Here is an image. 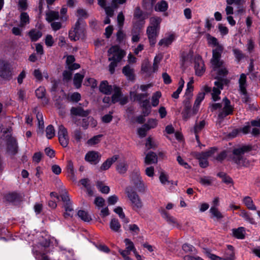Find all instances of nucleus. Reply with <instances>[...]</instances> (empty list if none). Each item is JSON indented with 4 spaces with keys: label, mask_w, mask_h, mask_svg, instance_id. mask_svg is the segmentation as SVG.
<instances>
[{
    "label": "nucleus",
    "mask_w": 260,
    "mask_h": 260,
    "mask_svg": "<svg viewBox=\"0 0 260 260\" xmlns=\"http://www.w3.org/2000/svg\"><path fill=\"white\" fill-rule=\"evenodd\" d=\"M207 39L210 46L216 47L213 50V56L211 60L213 72L217 73V76L215 77L217 80L214 82V86L211 93L212 99L215 102L220 99L219 95L221 90L223 89V84L226 83V80L220 79V78L226 76L228 72L225 66L223 65V62L220 60L223 47L218 44L216 38L210 35H207Z\"/></svg>",
    "instance_id": "nucleus-1"
},
{
    "label": "nucleus",
    "mask_w": 260,
    "mask_h": 260,
    "mask_svg": "<svg viewBox=\"0 0 260 260\" xmlns=\"http://www.w3.org/2000/svg\"><path fill=\"white\" fill-rule=\"evenodd\" d=\"M37 238L33 241L32 252L37 260H49L45 253L48 251L47 248L50 246H59L60 251L59 254L61 257H64L66 260H74V252L72 250H67L62 249L59 245L58 241L54 237L46 234L45 233L40 234L37 236Z\"/></svg>",
    "instance_id": "nucleus-2"
},
{
    "label": "nucleus",
    "mask_w": 260,
    "mask_h": 260,
    "mask_svg": "<svg viewBox=\"0 0 260 260\" xmlns=\"http://www.w3.org/2000/svg\"><path fill=\"white\" fill-rule=\"evenodd\" d=\"M210 107L212 111L220 110L218 114V117L220 119H223L225 116L232 114L233 111L231 102L226 98L223 99L221 103H213L210 105Z\"/></svg>",
    "instance_id": "nucleus-3"
},
{
    "label": "nucleus",
    "mask_w": 260,
    "mask_h": 260,
    "mask_svg": "<svg viewBox=\"0 0 260 260\" xmlns=\"http://www.w3.org/2000/svg\"><path fill=\"white\" fill-rule=\"evenodd\" d=\"M160 21L161 19L159 17H152L150 19V25L147 27L146 33L151 46L155 44Z\"/></svg>",
    "instance_id": "nucleus-4"
},
{
    "label": "nucleus",
    "mask_w": 260,
    "mask_h": 260,
    "mask_svg": "<svg viewBox=\"0 0 260 260\" xmlns=\"http://www.w3.org/2000/svg\"><path fill=\"white\" fill-rule=\"evenodd\" d=\"M86 25L82 21L78 19L74 27L69 31V38L73 41L83 39L85 37Z\"/></svg>",
    "instance_id": "nucleus-5"
},
{
    "label": "nucleus",
    "mask_w": 260,
    "mask_h": 260,
    "mask_svg": "<svg viewBox=\"0 0 260 260\" xmlns=\"http://www.w3.org/2000/svg\"><path fill=\"white\" fill-rule=\"evenodd\" d=\"M2 108L3 105L0 103V113L2 112ZM0 131L4 134L3 139H6L7 141L8 152L11 154H15L17 151V145L15 139L12 137L10 135V129L7 128V130H3V129L1 128V126L0 125Z\"/></svg>",
    "instance_id": "nucleus-6"
},
{
    "label": "nucleus",
    "mask_w": 260,
    "mask_h": 260,
    "mask_svg": "<svg viewBox=\"0 0 260 260\" xmlns=\"http://www.w3.org/2000/svg\"><path fill=\"white\" fill-rule=\"evenodd\" d=\"M249 150L248 146H242L233 150V159L234 161L240 166H247L249 161L244 156L245 152Z\"/></svg>",
    "instance_id": "nucleus-7"
},
{
    "label": "nucleus",
    "mask_w": 260,
    "mask_h": 260,
    "mask_svg": "<svg viewBox=\"0 0 260 260\" xmlns=\"http://www.w3.org/2000/svg\"><path fill=\"white\" fill-rule=\"evenodd\" d=\"M46 20L51 23V26L54 31H57L60 29L62 26L61 22L54 21L59 19V13L54 11H49L46 14Z\"/></svg>",
    "instance_id": "nucleus-8"
},
{
    "label": "nucleus",
    "mask_w": 260,
    "mask_h": 260,
    "mask_svg": "<svg viewBox=\"0 0 260 260\" xmlns=\"http://www.w3.org/2000/svg\"><path fill=\"white\" fill-rule=\"evenodd\" d=\"M126 193L133 209L136 211L140 210L143 206V204L138 194L136 192L129 191L128 189H126Z\"/></svg>",
    "instance_id": "nucleus-9"
},
{
    "label": "nucleus",
    "mask_w": 260,
    "mask_h": 260,
    "mask_svg": "<svg viewBox=\"0 0 260 260\" xmlns=\"http://www.w3.org/2000/svg\"><path fill=\"white\" fill-rule=\"evenodd\" d=\"M125 54V52L117 45L112 46L108 50L109 60L120 61Z\"/></svg>",
    "instance_id": "nucleus-10"
},
{
    "label": "nucleus",
    "mask_w": 260,
    "mask_h": 260,
    "mask_svg": "<svg viewBox=\"0 0 260 260\" xmlns=\"http://www.w3.org/2000/svg\"><path fill=\"white\" fill-rule=\"evenodd\" d=\"M148 15L143 12L140 8H137L134 12V27L136 29H140L144 24V20Z\"/></svg>",
    "instance_id": "nucleus-11"
},
{
    "label": "nucleus",
    "mask_w": 260,
    "mask_h": 260,
    "mask_svg": "<svg viewBox=\"0 0 260 260\" xmlns=\"http://www.w3.org/2000/svg\"><path fill=\"white\" fill-rule=\"evenodd\" d=\"M113 91L114 93L111 100L113 103L119 102L121 105H124L127 103V97L122 95L120 89L119 87L113 86Z\"/></svg>",
    "instance_id": "nucleus-12"
},
{
    "label": "nucleus",
    "mask_w": 260,
    "mask_h": 260,
    "mask_svg": "<svg viewBox=\"0 0 260 260\" xmlns=\"http://www.w3.org/2000/svg\"><path fill=\"white\" fill-rule=\"evenodd\" d=\"M176 35L174 32H169L165 35L159 40L158 45L162 48L169 47L176 40Z\"/></svg>",
    "instance_id": "nucleus-13"
},
{
    "label": "nucleus",
    "mask_w": 260,
    "mask_h": 260,
    "mask_svg": "<svg viewBox=\"0 0 260 260\" xmlns=\"http://www.w3.org/2000/svg\"><path fill=\"white\" fill-rule=\"evenodd\" d=\"M58 137L60 145L63 147H67L69 143V137L67 129L62 125L58 126Z\"/></svg>",
    "instance_id": "nucleus-14"
},
{
    "label": "nucleus",
    "mask_w": 260,
    "mask_h": 260,
    "mask_svg": "<svg viewBox=\"0 0 260 260\" xmlns=\"http://www.w3.org/2000/svg\"><path fill=\"white\" fill-rule=\"evenodd\" d=\"M131 180L137 188L144 187V184L140 175V170L136 169L131 175Z\"/></svg>",
    "instance_id": "nucleus-15"
},
{
    "label": "nucleus",
    "mask_w": 260,
    "mask_h": 260,
    "mask_svg": "<svg viewBox=\"0 0 260 260\" xmlns=\"http://www.w3.org/2000/svg\"><path fill=\"white\" fill-rule=\"evenodd\" d=\"M183 105L184 108L181 114L183 119L186 120L194 114L193 113V109H191V103L188 100H185L183 101Z\"/></svg>",
    "instance_id": "nucleus-16"
},
{
    "label": "nucleus",
    "mask_w": 260,
    "mask_h": 260,
    "mask_svg": "<svg viewBox=\"0 0 260 260\" xmlns=\"http://www.w3.org/2000/svg\"><path fill=\"white\" fill-rule=\"evenodd\" d=\"M101 155L99 152L94 151L88 152L85 156V160L91 164L96 165L100 160Z\"/></svg>",
    "instance_id": "nucleus-17"
},
{
    "label": "nucleus",
    "mask_w": 260,
    "mask_h": 260,
    "mask_svg": "<svg viewBox=\"0 0 260 260\" xmlns=\"http://www.w3.org/2000/svg\"><path fill=\"white\" fill-rule=\"evenodd\" d=\"M12 76V71L9 64L0 61V76L5 79H9Z\"/></svg>",
    "instance_id": "nucleus-18"
},
{
    "label": "nucleus",
    "mask_w": 260,
    "mask_h": 260,
    "mask_svg": "<svg viewBox=\"0 0 260 260\" xmlns=\"http://www.w3.org/2000/svg\"><path fill=\"white\" fill-rule=\"evenodd\" d=\"M99 5L104 8L106 13L107 15V17L104 20L105 24H109L110 22V19L109 17H112L113 15V10L110 7H107L106 6L105 0H98Z\"/></svg>",
    "instance_id": "nucleus-19"
},
{
    "label": "nucleus",
    "mask_w": 260,
    "mask_h": 260,
    "mask_svg": "<svg viewBox=\"0 0 260 260\" xmlns=\"http://www.w3.org/2000/svg\"><path fill=\"white\" fill-rule=\"evenodd\" d=\"M36 96L41 99L43 104L46 105L48 103V99L46 96V89L44 87L40 86L35 91Z\"/></svg>",
    "instance_id": "nucleus-20"
},
{
    "label": "nucleus",
    "mask_w": 260,
    "mask_h": 260,
    "mask_svg": "<svg viewBox=\"0 0 260 260\" xmlns=\"http://www.w3.org/2000/svg\"><path fill=\"white\" fill-rule=\"evenodd\" d=\"M216 153V149L212 148L208 151L198 153L197 155V158L199 159V161L202 159H208L209 157L212 158V157H214V154Z\"/></svg>",
    "instance_id": "nucleus-21"
},
{
    "label": "nucleus",
    "mask_w": 260,
    "mask_h": 260,
    "mask_svg": "<svg viewBox=\"0 0 260 260\" xmlns=\"http://www.w3.org/2000/svg\"><path fill=\"white\" fill-rule=\"evenodd\" d=\"M194 68L198 76H201L205 71L204 64L201 58L198 57L195 62Z\"/></svg>",
    "instance_id": "nucleus-22"
},
{
    "label": "nucleus",
    "mask_w": 260,
    "mask_h": 260,
    "mask_svg": "<svg viewBox=\"0 0 260 260\" xmlns=\"http://www.w3.org/2000/svg\"><path fill=\"white\" fill-rule=\"evenodd\" d=\"M118 155H115L112 157L108 158L101 165L100 170L105 171L109 169L111 165L118 159Z\"/></svg>",
    "instance_id": "nucleus-23"
},
{
    "label": "nucleus",
    "mask_w": 260,
    "mask_h": 260,
    "mask_svg": "<svg viewBox=\"0 0 260 260\" xmlns=\"http://www.w3.org/2000/svg\"><path fill=\"white\" fill-rule=\"evenodd\" d=\"M239 86L241 93L243 94H246L247 87L246 76L244 74H242L240 75L239 79Z\"/></svg>",
    "instance_id": "nucleus-24"
},
{
    "label": "nucleus",
    "mask_w": 260,
    "mask_h": 260,
    "mask_svg": "<svg viewBox=\"0 0 260 260\" xmlns=\"http://www.w3.org/2000/svg\"><path fill=\"white\" fill-rule=\"evenodd\" d=\"M99 88L100 91L106 94H110L113 91V86L109 85L107 81H102Z\"/></svg>",
    "instance_id": "nucleus-25"
},
{
    "label": "nucleus",
    "mask_w": 260,
    "mask_h": 260,
    "mask_svg": "<svg viewBox=\"0 0 260 260\" xmlns=\"http://www.w3.org/2000/svg\"><path fill=\"white\" fill-rule=\"evenodd\" d=\"M205 94L204 92H200L198 94L193 107V114H196L198 112L200 104L205 98Z\"/></svg>",
    "instance_id": "nucleus-26"
},
{
    "label": "nucleus",
    "mask_w": 260,
    "mask_h": 260,
    "mask_svg": "<svg viewBox=\"0 0 260 260\" xmlns=\"http://www.w3.org/2000/svg\"><path fill=\"white\" fill-rule=\"evenodd\" d=\"M128 165L125 160L119 161L116 166L117 171L121 174H125L127 169Z\"/></svg>",
    "instance_id": "nucleus-27"
},
{
    "label": "nucleus",
    "mask_w": 260,
    "mask_h": 260,
    "mask_svg": "<svg viewBox=\"0 0 260 260\" xmlns=\"http://www.w3.org/2000/svg\"><path fill=\"white\" fill-rule=\"evenodd\" d=\"M232 235L239 239H243L245 235V230L243 227H239L232 230Z\"/></svg>",
    "instance_id": "nucleus-28"
},
{
    "label": "nucleus",
    "mask_w": 260,
    "mask_h": 260,
    "mask_svg": "<svg viewBox=\"0 0 260 260\" xmlns=\"http://www.w3.org/2000/svg\"><path fill=\"white\" fill-rule=\"evenodd\" d=\"M157 162V156L156 154L153 152L148 153L145 158V163L146 165L156 164Z\"/></svg>",
    "instance_id": "nucleus-29"
},
{
    "label": "nucleus",
    "mask_w": 260,
    "mask_h": 260,
    "mask_svg": "<svg viewBox=\"0 0 260 260\" xmlns=\"http://www.w3.org/2000/svg\"><path fill=\"white\" fill-rule=\"evenodd\" d=\"M142 113L144 116H148L151 112V107L148 100H143L141 103Z\"/></svg>",
    "instance_id": "nucleus-30"
},
{
    "label": "nucleus",
    "mask_w": 260,
    "mask_h": 260,
    "mask_svg": "<svg viewBox=\"0 0 260 260\" xmlns=\"http://www.w3.org/2000/svg\"><path fill=\"white\" fill-rule=\"evenodd\" d=\"M161 214L164 217L167 219L169 224L174 227L179 228V225L177 220L173 217L169 216L164 210H162Z\"/></svg>",
    "instance_id": "nucleus-31"
},
{
    "label": "nucleus",
    "mask_w": 260,
    "mask_h": 260,
    "mask_svg": "<svg viewBox=\"0 0 260 260\" xmlns=\"http://www.w3.org/2000/svg\"><path fill=\"white\" fill-rule=\"evenodd\" d=\"M122 73L128 80L134 79V70L129 65H126L123 67Z\"/></svg>",
    "instance_id": "nucleus-32"
},
{
    "label": "nucleus",
    "mask_w": 260,
    "mask_h": 260,
    "mask_svg": "<svg viewBox=\"0 0 260 260\" xmlns=\"http://www.w3.org/2000/svg\"><path fill=\"white\" fill-rule=\"evenodd\" d=\"M110 228L114 232H120L121 231V225L118 219L113 218L110 222Z\"/></svg>",
    "instance_id": "nucleus-33"
},
{
    "label": "nucleus",
    "mask_w": 260,
    "mask_h": 260,
    "mask_svg": "<svg viewBox=\"0 0 260 260\" xmlns=\"http://www.w3.org/2000/svg\"><path fill=\"white\" fill-rule=\"evenodd\" d=\"M205 125V121L204 120H202L199 123H197L194 127V132L196 134V138L199 146L200 142L199 141V137L197 134L202 131V129L204 127Z\"/></svg>",
    "instance_id": "nucleus-34"
},
{
    "label": "nucleus",
    "mask_w": 260,
    "mask_h": 260,
    "mask_svg": "<svg viewBox=\"0 0 260 260\" xmlns=\"http://www.w3.org/2000/svg\"><path fill=\"white\" fill-rule=\"evenodd\" d=\"M243 202L249 209L256 210V207L253 204V202L250 197L247 196L244 197L243 200Z\"/></svg>",
    "instance_id": "nucleus-35"
},
{
    "label": "nucleus",
    "mask_w": 260,
    "mask_h": 260,
    "mask_svg": "<svg viewBox=\"0 0 260 260\" xmlns=\"http://www.w3.org/2000/svg\"><path fill=\"white\" fill-rule=\"evenodd\" d=\"M159 179L162 185L173 184V181L169 180V175L165 172H160Z\"/></svg>",
    "instance_id": "nucleus-36"
},
{
    "label": "nucleus",
    "mask_w": 260,
    "mask_h": 260,
    "mask_svg": "<svg viewBox=\"0 0 260 260\" xmlns=\"http://www.w3.org/2000/svg\"><path fill=\"white\" fill-rule=\"evenodd\" d=\"M84 77V73H77L75 75L73 80L74 84L76 88H78L81 86Z\"/></svg>",
    "instance_id": "nucleus-37"
},
{
    "label": "nucleus",
    "mask_w": 260,
    "mask_h": 260,
    "mask_svg": "<svg viewBox=\"0 0 260 260\" xmlns=\"http://www.w3.org/2000/svg\"><path fill=\"white\" fill-rule=\"evenodd\" d=\"M71 113L73 115H79L82 116H86L89 113L88 111H85L81 108H72L71 110Z\"/></svg>",
    "instance_id": "nucleus-38"
},
{
    "label": "nucleus",
    "mask_w": 260,
    "mask_h": 260,
    "mask_svg": "<svg viewBox=\"0 0 260 260\" xmlns=\"http://www.w3.org/2000/svg\"><path fill=\"white\" fill-rule=\"evenodd\" d=\"M147 93L137 94L134 91H130L131 98L133 99L134 100L141 102L142 100L148 96Z\"/></svg>",
    "instance_id": "nucleus-39"
},
{
    "label": "nucleus",
    "mask_w": 260,
    "mask_h": 260,
    "mask_svg": "<svg viewBox=\"0 0 260 260\" xmlns=\"http://www.w3.org/2000/svg\"><path fill=\"white\" fill-rule=\"evenodd\" d=\"M42 35V32L36 29H32L29 32V36L32 41H36L41 37Z\"/></svg>",
    "instance_id": "nucleus-40"
},
{
    "label": "nucleus",
    "mask_w": 260,
    "mask_h": 260,
    "mask_svg": "<svg viewBox=\"0 0 260 260\" xmlns=\"http://www.w3.org/2000/svg\"><path fill=\"white\" fill-rule=\"evenodd\" d=\"M29 22V17L28 15L25 12H23L20 15V23L19 26L23 27Z\"/></svg>",
    "instance_id": "nucleus-41"
},
{
    "label": "nucleus",
    "mask_w": 260,
    "mask_h": 260,
    "mask_svg": "<svg viewBox=\"0 0 260 260\" xmlns=\"http://www.w3.org/2000/svg\"><path fill=\"white\" fill-rule=\"evenodd\" d=\"M77 215L79 218L85 222H89L91 220V216L84 210H79Z\"/></svg>",
    "instance_id": "nucleus-42"
},
{
    "label": "nucleus",
    "mask_w": 260,
    "mask_h": 260,
    "mask_svg": "<svg viewBox=\"0 0 260 260\" xmlns=\"http://www.w3.org/2000/svg\"><path fill=\"white\" fill-rule=\"evenodd\" d=\"M125 244V249L128 251L130 253L133 252L134 253L137 251L135 247L134 243L128 239H125L124 241Z\"/></svg>",
    "instance_id": "nucleus-43"
},
{
    "label": "nucleus",
    "mask_w": 260,
    "mask_h": 260,
    "mask_svg": "<svg viewBox=\"0 0 260 260\" xmlns=\"http://www.w3.org/2000/svg\"><path fill=\"white\" fill-rule=\"evenodd\" d=\"M161 96V92L160 91L155 92L152 95L151 98V104L153 107H156L159 102V99Z\"/></svg>",
    "instance_id": "nucleus-44"
},
{
    "label": "nucleus",
    "mask_w": 260,
    "mask_h": 260,
    "mask_svg": "<svg viewBox=\"0 0 260 260\" xmlns=\"http://www.w3.org/2000/svg\"><path fill=\"white\" fill-rule=\"evenodd\" d=\"M168 8V4L165 1H161L158 3L155 7V10L156 11L164 12Z\"/></svg>",
    "instance_id": "nucleus-45"
},
{
    "label": "nucleus",
    "mask_w": 260,
    "mask_h": 260,
    "mask_svg": "<svg viewBox=\"0 0 260 260\" xmlns=\"http://www.w3.org/2000/svg\"><path fill=\"white\" fill-rule=\"evenodd\" d=\"M103 137L102 135H98L96 136H95L91 138V139H89L87 143L89 146H93L94 145L98 143H99L101 139V138Z\"/></svg>",
    "instance_id": "nucleus-46"
},
{
    "label": "nucleus",
    "mask_w": 260,
    "mask_h": 260,
    "mask_svg": "<svg viewBox=\"0 0 260 260\" xmlns=\"http://www.w3.org/2000/svg\"><path fill=\"white\" fill-rule=\"evenodd\" d=\"M250 126L249 125L244 126L242 128L238 129H235L231 134L232 137H235L238 134L239 131H241L243 134H246L250 131Z\"/></svg>",
    "instance_id": "nucleus-47"
},
{
    "label": "nucleus",
    "mask_w": 260,
    "mask_h": 260,
    "mask_svg": "<svg viewBox=\"0 0 260 260\" xmlns=\"http://www.w3.org/2000/svg\"><path fill=\"white\" fill-rule=\"evenodd\" d=\"M67 10V8L64 6L62 7L60 11V16L59 15V19L61 22H64L68 19Z\"/></svg>",
    "instance_id": "nucleus-48"
},
{
    "label": "nucleus",
    "mask_w": 260,
    "mask_h": 260,
    "mask_svg": "<svg viewBox=\"0 0 260 260\" xmlns=\"http://www.w3.org/2000/svg\"><path fill=\"white\" fill-rule=\"evenodd\" d=\"M228 249L230 250L229 253H226V255L222 260H235V253L234 252V247L232 245H228Z\"/></svg>",
    "instance_id": "nucleus-49"
},
{
    "label": "nucleus",
    "mask_w": 260,
    "mask_h": 260,
    "mask_svg": "<svg viewBox=\"0 0 260 260\" xmlns=\"http://www.w3.org/2000/svg\"><path fill=\"white\" fill-rule=\"evenodd\" d=\"M210 212L212 216L217 219H220L222 217L221 213L218 211V209L215 206H212L210 209Z\"/></svg>",
    "instance_id": "nucleus-50"
},
{
    "label": "nucleus",
    "mask_w": 260,
    "mask_h": 260,
    "mask_svg": "<svg viewBox=\"0 0 260 260\" xmlns=\"http://www.w3.org/2000/svg\"><path fill=\"white\" fill-rule=\"evenodd\" d=\"M46 135L48 139H50L55 136V130L51 125H48L46 129Z\"/></svg>",
    "instance_id": "nucleus-51"
},
{
    "label": "nucleus",
    "mask_w": 260,
    "mask_h": 260,
    "mask_svg": "<svg viewBox=\"0 0 260 260\" xmlns=\"http://www.w3.org/2000/svg\"><path fill=\"white\" fill-rule=\"evenodd\" d=\"M98 188L103 193H108L110 191L109 186L105 185L102 182L97 183Z\"/></svg>",
    "instance_id": "nucleus-52"
},
{
    "label": "nucleus",
    "mask_w": 260,
    "mask_h": 260,
    "mask_svg": "<svg viewBox=\"0 0 260 260\" xmlns=\"http://www.w3.org/2000/svg\"><path fill=\"white\" fill-rule=\"evenodd\" d=\"M65 212L64 216L65 218L71 217L74 214V211L72 206H64Z\"/></svg>",
    "instance_id": "nucleus-53"
},
{
    "label": "nucleus",
    "mask_w": 260,
    "mask_h": 260,
    "mask_svg": "<svg viewBox=\"0 0 260 260\" xmlns=\"http://www.w3.org/2000/svg\"><path fill=\"white\" fill-rule=\"evenodd\" d=\"M240 216L242 217L245 220L249 223L253 224L254 220L252 218L250 217L247 212L245 210H241L240 213Z\"/></svg>",
    "instance_id": "nucleus-54"
},
{
    "label": "nucleus",
    "mask_w": 260,
    "mask_h": 260,
    "mask_svg": "<svg viewBox=\"0 0 260 260\" xmlns=\"http://www.w3.org/2000/svg\"><path fill=\"white\" fill-rule=\"evenodd\" d=\"M145 126L147 127V129H150L155 127L157 125V121L155 119H149L147 123L145 124Z\"/></svg>",
    "instance_id": "nucleus-55"
},
{
    "label": "nucleus",
    "mask_w": 260,
    "mask_h": 260,
    "mask_svg": "<svg viewBox=\"0 0 260 260\" xmlns=\"http://www.w3.org/2000/svg\"><path fill=\"white\" fill-rule=\"evenodd\" d=\"M145 147L147 149L154 148L156 147V144L151 137H148L146 140Z\"/></svg>",
    "instance_id": "nucleus-56"
},
{
    "label": "nucleus",
    "mask_w": 260,
    "mask_h": 260,
    "mask_svg": "<svg viewBox=\"0 0 260 260\" xmlns=\"http://www.w3.org/2000/svg\"><path fill=\"white\" fill-rule=\"evenodd\" d=\"M212 179L210 177L204 176L201 177L200 180V182L203 185H209L211 184Z\"/></svg>",
    "instance_id": "nucleus-57"
},
{
    "label": "nucleus",
    "mask_w": 260,
    "mask_h": 260,
    "mask_svg": "<svg viewBox=\"0 0 260 260\" xmlns=\"http://www.w3.org/2000/svg\"><path fill=\"white\" fill-rule=\"evenodd\" d=\"M45 43L47 47H50L52 46L54 43V41L52 36L50 35H47L46 36V38L45 39Z\"/></svg>",
    "instance_id": "nucleus-58"
},
{
    "label": "nucleus",
    "mask_w": 260,
    "mask_h": 260,
    "mask_svg": "<svg viewBox=\"0 0 260 260\" xmlns=\"http://www.w3.org/2000/svg\"><path fill=\"white\" fill-rule=\"evenodd\" d=\"M118 251L122 256L124 260H133L130 257L128 256L130 252L126 249L122 250L120 249H119Z\"/></svg>",
    "instance_id": "nucleus-59"
},
{
    "label": "nucleus",
    "mask_w": 260,
    "mask_h": 260,
    "mask_svg": "<svg viewBox=\"0 0 260 260\" xmlns=\"http://www.w3.org/2000/svg\"><path fill=\"white\" fill-rule=\"evenodd\" d=\"M193 86H187V88L186 89L185 92V100H188L190 101V100L192 96V92L193 91Z\"/></svg>",
    "instance_id": "nucleus-60"
},
{
    "label": "nucleus",
    "mask_w": 260,
    "mask_h": 260,
    "mask_svg": "<svg viewBox=\"0 0 260 260\" xmlns=\"http://www.w3.org/2000/svg\"><path fill=\"white\" fill-rule=\"evenodd\" d=\"M77 16L79 17L78 19L81 20V18H85L87 17V14L85 10L79 9L77 10Z\"/></svg>",
    "instance_id": "nucleus-61"
},
{
    "label": "nucleus",
    "mask_w": 260,
    "mask_h": 260,
    "mask_svg": "<svg viewBox=\"0 0 260 260\" xmlns=\"http://www.w3.org/2000/svg\"><path fill=\"white\" fill-rule=\"evenodd\" d=\"M145 174L151 178L153 177L154 175V169L153 167H149L146 168L145 171Z\"/></svg>",
    "instance_id": "nucleus-62"
},
{
    "label": "nucleus",
    "mask_w": 260,
    "mask_h": 260,
    "mask_svg": "<svg viewBox=\"0 0 260 260\" xmlns=\"http://www.w3.org/2000/svg\"><path fill=\"white\" fill-rule=\"evenodd\" d=\"M114 211L118 215L119 217L121 219H123L125 218V214L123 212V209L121 207H117L114 209Z\"/></svg>",
    "instance_id": "nucleus-63"
},
{
    "label": "nucleus",
    "mask_w": 260,
    "mask_h": 260,
    "mask_svg": "<svg viewBox=\"0 0 260 260\" xmlns=\"http://www.w3.org/2000/svg\"><path fill=\"white\" fill-rule=\"evenodd\" d=\"M147 131H148V129H147V127L145 126L144 124L141 127L138 129V134L140 137L143 138L146 136Z\"/></svg>",
    "instance_id": "nucleus-64"
}]
</instances>
